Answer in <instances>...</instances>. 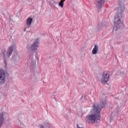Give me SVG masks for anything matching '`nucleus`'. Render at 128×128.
Returning <instances> with one entry per match:
<instances>
[{
	"label": "nucleus",
	"mask_w": 128,
	"mask_h": 128,
	"mask_svg": "<svg viewBox=\"0 0 128 128\" xmlns=\"http://www.w3.org/2000/svg\"><path fill=\"white\" fill-rule=\"evenodd\" d=\"M26 48H28V47L27 46V47H26Z\"/></svg>",
	"instance_id": "aec40b11"
},
{
	"label": "nucleus",
	"mask_w": 128,
	"mask_h": 128,
	"mask_svg": "<svg viewBox=\"0 0 128 128\" xmlns=\"http://www.w3.org/2000/svg\"><path fill=\"white\" fill-rule=\"evenodd\" d=\"M99 26H100V28H102V26H104V22H101L98 24Z\"/></svg>",
	"instance_id": "2eb2a0df"
},
{
	"label": "nucleus",
	"mask_w": 128,
	"mask_h": 128,
	"mask_svg": "<svg viewBox=\"0 0 128 128\" xmlns=\"http://www.w3.org/2000/svg\"><path fill=\"white\" fill-rule=\"evenodd\" d=\"M56 94V92H54V93H53V94H52V97L53 98H54V100H55L56 102V97H54V94Z\"/></svg>",
	"instance_id": "dca6fc26"
},
{
	"label": "nucleus",
	"mask_w": 128,
	"mask_h": 128,
	"mask_svg": "<svg viewBox=\"0 0 128 128\" xmlns=\"http://www.w3.org/2000/svg\"><path fill=\"white\" fill-rule=\"evenodd\" d=\"M78 128H84L82 127H78L80 126L78 124H77Z\"/></svg>",
	"instance_id": "f3484780"
},
{
	"label": "nucleus",
	"mask_w": 128,
	"mask_h": 128,
	"mask_svg": "<svg viewBox=\"0 0 128 128\" xmlns=\"http://www.w3.org/2000/svg\"><path fill=\"white\" fill-rule=\"evenodd\" d=\"M59 6H61V8H63L64 7V2L60 1L59 2Z\"/></svg>",
	"instance_id": "4468645a"
},
{
	"label": "nucleus",
	"mask_w": 128,
	"mask_h": 128,
	"mask_svg": "<svg viewBox=\"0 0 128 128\" xmlns=\"http://www.w3.org/2000/svg\"><path fill=\"white\" fill-rule=\"evenodd\" d=\"M106 106V102L104 100L100 99L99 104H92V108L90 109V112L91 114L86 116V122L88 124H94L96 120H100L102 116L100 112L104 106Z\"/></svg>",
	"instance_id": "f257e3e1"
},
{
	"label": "nucleus",
	"mask_w": 128,
	"mask_h": 128,
	"mask_svg": "<svg viewBox=\"0 0 128 128\" xmlns=\"http://www.w3.org/2000/svg\"><path fill=\"white\" fill-rule=\"evenodd\" d=\"M12 59L14 60H20V56L18 54L12 55Z\"/></svg>",
	"instance_id": "f8f14e48"
},
{
	"label": "nucleus",
	"mask_w": 128,
	"mask_h": 128,
	"mask_svg": "<svg viewBox=\"0 0 128 128\" xmlns=\"http://www.w3.org/2000/svg\"><path fill=\"white\" fill-rule=\"evenodd\" d=\"M6 72L4 70L0 69V84H4L6 82Z\"/></svg>",
	"instance_id": "423d86ee"
},
{
	"label": "nucleus",
	"mask_w": 128,
	"mask_h": 128,
	"mask_svg": "<svg viewBox=\"0 0 128 128\" xmlns=\"http://www.w3.org/2000/svg\"><path fill=\"white\" fill-rule=\"evenodd\" d=\"M46 126L45 128H50V123L48 122H46V124H45ZM40 128H44V126H43V125H42V124H40Z\"/></svg>",
	"instance_id": "ddd939ff"
},
{
	"label": "nucleus",
	"mask_w": 128,
	"mask_h": 128,
	"mask_svg": "<svg viewBox=\"0 0 128 128\" xmlns=\"http://www.w3.org/2000/svg\"><path fill=\"white\" fill-rule=\"evenodd\" d=\"M38 38H36L35 42L32 44L30 46L32 52H36L38 47Z\"/></svg>",
	"instance_id": "39448f33"
},
{
	"label": "nucleus",
	"mask_w": 128,
	"mask_h": 128,
	"mask_svg": "<svg viewBox=\"0 0 128 128\" xmlns=\"http://www.w3.org/2000/svg\"><path fill=\"white\" fill-rule=\"evenodd\" d=\"M32 18L30 17L28 18H27L26 22V24H27V26H30L32 24Z\"/></svg>",
	"instance_id": "9d476101"
},
{
	"label": "nucleus",
	"mask_w": 128,
	"mask_h": 128,
	"mask_svg": "<svg viewBox=\"0 0 128 128\" xmlns=\"http://www.w3.org/2000/svg\"><path fill=\"white\" fill-rule=\"evenodd\" d=\"M13 52H14V46H10V47H8L7 50L6 56H8V58H10V56L12 54Z\"/></svg>",
	"instance_id": "0eeeda50"
},
{
	"label": "nucleus",
	"mask_w": 128,
	"mask_h": 128,
	"mask_svg": "<svg viewBox=\"0 0 128 128\" xmlns=\"http://www.w3.org/2000/svg\"><path fill=\"white\" fill-rule=\"evenodd\" d=\"M125 7L124 4L122 1L119 2V8H118V14L115 16L114 21V28L113 30H118L119 28H120L121 26H122V12H124Z\"/></svg>",
	"instance_id": "f03ea898"
},
{
	"label": "nucleus",
	"mask_w": 128,
	"mask_h": 128,
	"mask_svg": "<svg viewBox=\"0 0 128 128\" xmlns=\"http://www.w3.org/2000/svg\"><path fill=\"white\" fill-rule=\"evenodd\" d=\"M6 49H4L3 51L2 50V54L4 55V64L5 66V68H6V66H8V62L6 61V56L4 54V52H6Z\"/></svg>",
	"instance_id": "6e6552de"
},
{
	"label": "nucleus",
	"mask_w": 128,
	"mask_h": 128,
	"mask_svg": "<svg viewBox=\"0 0 128 128\" xmlns=\"http://www.w3.org/2000/svg\"><path fill=\"white\" fill-rule=\"evenodd\" d=\"M62 0V2H64V0Z\"/></svg>",
	"instance_id": "6ab92c4d"
},
{
	"label": "nucleus",
	"mask_w": 128,
	"mask_h": 128,
	"mask_svg": "<svg viewBox=\"0 0 128 128\" xmlns=\"http://www.w3.org/2000/svg\"><path fill=\"white\" fill-rule=\"evenodd\" d=\"M4 113H2L0 115V126L4 124Z\"/></svg>",
	"instance_id": "9b49d317"
},
{
	"label": "nucleus",
	"mask_w": 128,
	"mask_h": 128,
	"mask_svg": "<svg viewBox=\"0 0 128 128\" xmlns=\"http://www.w3.org/2000/svg\"><path fill=\"white\" fill-rule=\"evenodd\" d=\"M106 0H96L95 4L96 8H97L98 10H100V8H102V6L104 4Z\"/></svg>",
	"instance_id": "20e7f679"
},
{
	"label": "nucleus",
	"mask_w": 128,
	"mask_h": 128,
	"mask_svg": "<svg viewBox=\"0 0 128 128\" xmlns=\"http://www.w3.org/2000/svg\"><path fill=\"white\" fill-rule=\"evenodd\" d=\"M110 74H108V71H104L102 72V76L101 78V82L102 84H106L108 82V80H110Z\"/></svg>",
	"instance_id": "7ed1b4c3"
},
{
	"label": "nucleus",
	"mask_w": 128,
	"mask_h": 128,
	"mask_svg": "<svg viewBox=\"0 0 128 128\" xmlns=\"http://www.w3.org/2000/svg\"><path fill=\"white\" fill-rule=\"evenodd\" d=\"M26 28H24V32H26Z\"/></svg>",
	"instance_id": "a211bd4d"
},
{
	"label": "nucleus",
	"mask_w": 128,
	"mask_h": 128,
	"mask_svg": "<svg viewBox=\"0 0 128 128\" xmlns=\"http://www.w3.org/2000/svg\"><path fill=\"white\" fill-rule=\"evenodd\" d=\"M98 46L96 44L92 50V54H98Z\"/></svg>",
	"instance_id": "1a4fd4ad"
}]
</instances>
